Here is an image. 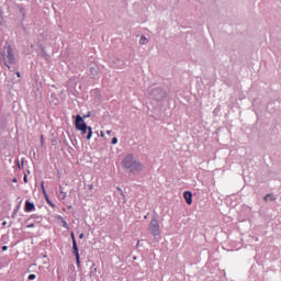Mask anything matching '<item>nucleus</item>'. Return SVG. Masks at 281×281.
Wrapping results in <instances>:
<instances>
[{
    "label": "nucleus",
    "instance_id": "39448f33",
    "mask_svg": "<svg viewBox=\"0 0 281 281\" xmlns=\"http://www.w3.org/2000/svg\"><path fill=\"white\" fill-rule=\"evenodd\" d=\"M148 229L150 232L151 235L154 236H160L161 234V229L159 228V220L157 217H154L149 225H148Z\"/></svg>",
    "mask_w": 281,
    "mask_h": 281
},
{
    "label": "nucleus",
    "instance_id": "e433bc0d",
    "mask_svg": "<svg viewBox=\"0 0 281 281\" xmlns=\"http://www.w3.org/2000/svg\"><path fill=\"white\" fill-rule=\"evenodd\" d=\"M121 195H123V196H124V194L122 193V191H121Z\"/></svg>",
    "mask_w": 281,
    "mask_h": 281
},
{
    "label": "nucleus",
    "instance_id": "a878e982",
    "mask_svg": "<svg viewBox=\"0 0 281 281\" xmlns=\"http://www.w3.org/2000/svg\"><path fill=\"white\" fill-rule=\"evenodd\" d=\"M79 238H80V239L85 238V233H81V234L79 235Z\"/></svg>",
    "mask_w": 281,
    "mask_h": 281
},
{
    "label": "nucleus",
    "instance_id": "20e7f679",
    "mask_svg": "<svg viewBox=\"0 0 281 281\" xmlns=\"http://www.w3.org/2000/svg\"><path fill=\"white\" fill-rule=\"evenodd\" d=\"M151 98H154V100H156L157 102H161L164 100H166V98L168 97V92H166L164 89L161 88H154L150 92Z\"/></svg>",
    "mask_w": 281,
    "mask_h": 281
},
{
    "label": "nucleus",
    "instance_id": "0eeeda50",
    "mask_svg": "<svg viewBox=\"0 0 281 281\" xmlns=\"http://www.w3.org/2000/svg\"><path fill=\"white\" fill-rule=\"evenodd\" d=\"M41 187H42V192H43L48 205H50V207H56V204L53 203L52 200H49V195L47 194V191L45 190V181L41 182Z\"/></svg>",
    "mask_w": 281,
    "mask_h": 281
},
{
    "label": "nucleus",
    "instance_id": "bb28decb",
    "mask_svg": "<svg viewBox=\"0 0 281 281\" xmlns=\"http://www.w3.org/2000/svg\"><path fill=\"white\" fill-rule=\"evenodd\" d=\"M16 76H18V78H21V72L18 71V72H16Z\"/></svg>",
    "mask_w": 281,
    "mask_h": 281
},
{
    "label": "nucleus",
    "instance_id": "f704fd0d",
    "mask_svg": "<svg viewBox=\"0 0 281 281\" xmlns=\"http://www.w3.org/2000/svg\"><path fill=\"white\" fill-rule=\"evenodd\" d=\"M13 182H16V179H13Z\"/></svg>",
    "mask_w": 281,
    "mask_h": 281
},
{
    "label": "nucleus",
    "instance_id": "c9c22d12",
    "mask_svg": "<svg viewBox=\"0 0 281 281\" xmlns=\"http://www.w3.org/2000/svg\"><path fill=\"white\" fill-rule=\"evenodd\" d=\"M68 210H71V206H68Z\"/></svg>",
    "mask_w": 281,
    "mask_h": 281
},
{
    "label": "nucleus",
    "instance_id": "1a4fd4ad",
    "mask_svg": "<svg viewBox=\"0 0 281 281\" xmlns=\"http://www.w3.org/2000/svg\"><path fill=\"white\" fill-rule=\"evenodd\" d=\"M34 210H36V205H34L33 202H30V200H26L24 211L25 212H34Z\"/></svg>",
    "mask_w": 281,
    "mask_h": 281
},
{
    "label": "nucleus",
    "instance_id": "2f4dec72",
    "mask_svg": "<svg viewBox=\"0 0 281 281\" xmlns=\"http://www.w3.org/2000/svg\"><path fill=\"white\" fill-rule=\"evenodd\" d=\"M117 190H119L120 192H122V189L117 188Z\"/></svg>",
    "mask_w": 281,
    "mask_h": 281
},
{
    "label": "nucleus",
    "instance_id": "f3484780",
    "mask_svg": "<svg viewBox=\"0 0 281 281\" xmlns=\"http://www.w3.org/2000/svg\"><path fill=\"white\" fill-rule=\"evenodd\" d=\"M18 10H19V12H20L21 14H23V11H24L25 9L23 8V5L18 4Z\"/></svg>",
    "mask_w": 281,
    "mask_h": 281
},
{
    "label": "nucleus",
    "instance_id": "72a5a7b5",
    "mask_svg": "<svg viewBox=\"0 0 281 281\" xmlns=\"http://www.w3.org/2000/svg\"><path fill=\"white\" fill-rule=\"evenodd\" d=\"M83 117H89V115H85Z\"/></svg>",
    "mask_w": 281,
    "mask_h": 281
},
{
    "label": "nucleus",
    "instance_id": "4468645a",
    "mask_svg": "<svg viewBox=\"0 0 281 281\" xmlns=\"http://www.w3.org/2000/svg\"><path fill=\"white\" fill-rule=\"evenodd\" d=\"M41 56H43V58H47V52L45 50V47H41Z\"/></svg>",
    "mask_w": 281,
    "mask_h": 281
},
{
    "label": "nucleus",
    "instance_id": "f8f14e48",
    "mask_svg": "<svg viewBox=\"0 0 281 281\" xmlns=\"http://www.w3.org/2000/svg\"><path fill=\"white\" fill-rule=\"evenodd\" d=\"M59 221L61 222L63 227H65V229H69V224H67V221H65V218L59 217Z\"/></svg>",
    "mask_w": 281,
    "mask_h": 281
},
{
    "label": "nucleus",
    "instance_id": "6e6552de",
    "mask_svg": "<svg viewBox=\"0 0 281 281\" xmlns=\"http://www.w3.org/2000/svg\"><path fill=\"white\" fill-rule=\"evenodd\" d=\"M90 74L93 78L100 74V68L98 67V64H90Z\"/></svg>",
    "mask_w": 281,
    "mask_h": 281
},
{
    "label": "nucleus",
    "instance_id": "f257e3e1",
    "mask_svg": "<svg viewBox=\"0 0 281 281\" xmlns=\"http://www.w3.org/2000/svg\"><path fill=\"white\" fill-rule=\"evenodd\" d=\"M1 56L7 69L9 71H16V67L14 66L18 63L16 57H14V49H12L9 43L4 45Z\"/></svg>",
    "mask_w": 281,
    "mask_h": 281
},
{
    "label": "nucleus",
    "instance_id": "ddd939ff",
    "mask_svg": "<svg viewBox=\"0 0 281 281\" xmlns=\"http://www.w3.org/2000/svg\"><path fill=\"white\" fill-rule=\"evenodd\" d=\"M148 43V38L146 36H142L139 40L140 45H146Z\"/></svg>",
    "mask_w": 281,
    "mask_h": 281
},
{
    "label": "nucleus",
    "instance_id": "5701e85b",
    "mask_svg": "<svg viewBox=\"0 0 281 281\" xmlns=\"http://www.w3.org/2000/svg\"><path fill=\"white\" fill-rule=\"evenodd\" d=\"M2 251H8V246H2Z\"/></svg>",
    "mask_w": 281,
    "mask_h": 281
},
{
    "label": "nucleus",
    "instance_id": "7ed1b4c3",
    "mask_svg": "<svg viewBox=\"0 0 281 281\" xmlns=\"http://www.w3.org/2000/svg\"><path fill=\"white\" fill-rule=\"evenodd\" d=\"M75 128L80 131L82 137H86V139H91V137H93V130L91 126L87 125L85 117H82L80 114L75 116Z\"/></svg>",
    "mask_w": 281,
    "mask_h": 281
},
{
    "label": "nucleus",
    "instance_id": "2eb2a0df",
    "mask_svg": "<svg viewBox=\"0 0 281 281\" xmlns=\"http://www.w3.org/2000/svg\"><path fill=\"white\" fill-rule=\"evenodd\" d=\"M59 192H60V194H63V196H61L63 200L67 199V193H65L63 191V187H59Z\"/></svg>",
    "mask_w": 281,
    "mask_h": 281
},
{
    "label": "nucleus",
    "instance_id": "aec40b11",
    "mask_svg": "<svg viewBox=\"0 0 281 281\" xmlns=\"http://www.w3.org/2000/svg\"><path fill=\"white\" fill-rule=\"evenodd\" d=\"M111 144H113V145L117 144V137H113L111 140Z\"/></svg>",
    "mask_w": 281,
    "mask_h": 281
},
{
    "label": "nucleus",
    "instance_id": "4be33fe9",
    "mask_svg": "<svg viewBox=\"0 0 281 281\" xmlns=\"http://www.w3.org/2000/svg\"><path fill=\"white\" fill-rule=\"evenodd\" d=\"M114 67H116L117 69H122V67H124V64H117V65L114 66Z\"/></svg>",
    "mask_w": 281,
    "mask_h": 281
},
{
    "label": "nucleus",
    "instance_id": "473e14b6",
    "mask_svg": "<svg viewBox=\"0 0 281 281\" xmlns=\"http://www.w3.org/2000/svg\"><path fill=\"white\" fill-rule=\"evenodd\" d=\"M144 218H148V216H147V215H145V216H144Z\"/></svg>",
    "mask_w": 281,
    "mask_h": 281
},
{
    "label": "nucleus",
    "instance_id": "9d476101",
    "mask_svg": "<svg viewBox=\"0 0 281 281\" xmlns=\"http://www.w3.org/2000/svg\"><path fill=\"white\" fill-rule=\"evenodd\" d=\"M183 199H184L187 205H191V203H192V193L190 191H184L183 192Z\"/></svg>",
    "mask_w": 281,
    "mask_h": 281
},
{
    "label": "nucleus",
    "instance_id": "7c9ffc66",
    "mask_svg": "<svg viewBox=\"0 0 281 281\" xmlns=\"http://www.w3.org/2000/svg\"><path fill=\"white\" fill-rule=\"evenodd\" d=\"M106 133H108V135H111V131H108Z\"/></svg>",
    "mask_w": 281,
    "mask_h": 281
},
{
    "label": "nucleus",
    "instance_id": "c85d7f7f",
    "mask_svg": "<svg viewBox=\"0 0 281 281\" xmlns=\"http://www.w3.org/2000/svg\"><path fill=\"white\" fill-rule=\"evenodd\" d=\"M5 225H8V222H3L2 223V226L5 227Z\"/></svg>",
    "mask_w": 281,
    "mask_h": 281
},
{
    "label": "nucleus",
    "instance_id": "b1692460",
    "mask_svg": "<svg viewBox=\"0 0 281 281\" xmlns=\"http://www.w3.org/2000/svg\"><path fill=\"white\" fill-rule=\"evenodd\" d=\"M18 167H19V169L23 168V160H22V165H20L18 161Z\"/></svg>",
    "mask_w": 281,
    "mask_h": 281
},
{
    "label": "nucleus",
    "instance_id": "412c9836",
    "mask_svg": "<svg viewBox=\"0 0 281 281\" xmlns=\"http://www.w3.org/2000/svg\"><path fill=\"white\" fill-rule=\"evenodd\" d=\"M29 280H36V274H30Z\"/></svg>",
    "mask_w": 281,
    "mask_h": 281
},
{
    "label": "nucleus",
    "instance_id": "423d86ee",
    "mask_svg": "<svg viewBox=\"0 0 281 281\" xmlns=\"http://www.w3.org/2000/svg\"><path fill=\"white\" fill-rule=\"evenodd\" d=\"M72 254L75 255L77 267H80V251L78 250L77 240H75V244H72Z\"/></svg>",
    "mask_w": 281,
    "mask_h": 281
},
{
    "label": "nucleus",
    "instance_id": "a211bd4d",
    "mask_svg": "<svg viewBox=\"0 0 281 281\" xmlns=\"http://www.w3.org/2000/svg\"><path fill=\"white\" fill-rule=\"evenodd\" d=\"M23 203V200H20V202L18 203V205L15 206V210L20 211L21 210V204Z\"/></svg>",
    "mask_w": 281,
    "mask_h": 281
},
{
    "label": "nucleus",
    "instance_id": "393cba45",
    "mask_svg": "<svg viewBox=\"0 0 281 281\" xmlns=\"http://www.w3.org/2000/svg\"><path fill=\"white\" fill-rule=\"evenodd\" d=\"M23 181L24 183H27V176H24Z\"/></svg>",
    "mask_w": 281,
    "mask_h": 281
},
{
    "label": "nucleus",
    "instance_id": "f03ea898",
    "mask_svg": "<svg viewBox=\"0 0 281 281\" xmlns=\"http://www.w3.org/2000/svg\"><path fill=\"white\" fill-rule=\"evenodd\" d=\"M122 166L125 167L126 170H130L132 175H139V172L144 170V165L137 161L131 154L123 159Z\"/></svg>",
    "mask_w": 281,
    "mask_h": 281
},
{
    "label": "nucleus",
    "instance_id": "6ab92c4d",
    "mask_svg": "<svg viewBox=\"0 0 281 281\" xmlns=\"http://www.w3.org/2000/svg\"><path fill=\"white\" fill-rule=\"evenodd\" d=\"M70 236H71L72 245H75L76 235L74 234V232L70 233Z\"/></svg>",
    "mask_w": 281,
    "mask_h": 281
},
{
    "label": "nucleus",
    "instance_id": "9b49d317",
    "mask_svg": "<svg viewBox=\"0 0 281 281\" xmlns=\"http://www.w3.org/2000/svg\"><path fill=\"white\" fill-rule=\"evenodd\" d=\"M263 200H265L266 203H267V201H277V198L273 196V193H268V194H266V196L263 198Z\"/></svg>",
    "mask_w": 281,
    "mask_h": 281
},
{
    "label": "nucleus",
    "instance_id": "dca6fc26",
    "mask_svg": "<svg viewBox=\"0 0 281 281\" xmlns=\"http://www.w3.org/2000/svg\"><path fill=\"white\" fill-rule=\"evenodd\" d=\"M16 214H19V209H14L11 215V218H16Z\"/></svg>",
    "mask_w": 281,
    "mask_h": 281
},
{
    "label": "nucleus",
    "instance_id": "c756f323",
    "mask_svg": "<svg viewBox=\"0 0 281 281\" xmlns=\"http://www.w3.org/2000/svg\"><path fill=\"white\" fill-rule=\"evenodd\" d=\"M101 137H104V132H101Z\"/></svg>",
    "mask_w": 281,
    "mask_h": 281
},
{
    "label": "nucleus",
    "instance_id": "cd10ccee",
    "mask_svg": "<svg viewBox=\"0 0 281 281\" xmlns=\"http://www.w3.org/2000/svg\"><path fill=\"white\" fill-rule=\"evenodd\" d=\"M27 227L32 228V227H34V224H29Z\"/></svg>",
    "mask_w": 281,
    "mask_h": 281
}]
</instances>
